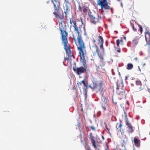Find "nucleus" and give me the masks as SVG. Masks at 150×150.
Wrapping results in <instances>:
<instances>
[{
	"mask_svg": "<svg viewBox=\"0 0 150 150\" xmlns=\"http://www.w3.org/2000/svg\"><path fill=\"white\" fill-rule=\"evenodd\" d=\"M106 45L107 46L108 45V41H106Z\"/></svg>",
	"mask_w": 150,
	"mask_h": 150,
	"instance_id": "43",
	"label": "nucleus"
},
{
	"mask_svg": "<svg viewBox=\"0 0 150 150\" xmlns=\"http://www.w3.org/2000/svg\"><path fill=\"white\" fill-rule=\"evenodd\" d=\"M82 83L81 82V81L79 82V83H78V85H79V84L81 85Z\"/></svg>",
	"mask_w": 150,
	"mask_h": 150,
	"instance_id": "39",
	"label": "nucleus"
},
{
	"mask_svg": "<svg viewBox=\"0 0 150 150\" xmlns=\"http://www.w3.org/2000/svg\"><path fill=\"white\" fill-rule=\"evenodd\" d=\"M88 16L91 23L94 25L99 22V20L101 19L98 13L92 14L91 13H88Z\"/></svg>",
	"mask_w": 150,
	"mask_h": 150,
	"instance_id": "5",
	"label": "nucleus"
},
{
	"mask_svg": "<svg viewBox=\"0 0 150 150\" xmlns=\"http://www.w3.org/2000/svg\"><path fill=\"white\" fill-rule=\"evenodd\" d=\"M97 4L100 6L102 12H103L102 10L103 9H109L110 8V6L108 5L107 0H98Z\"/></svg>",
	"mask_w": 150,
	"mask_h": 150,
	"instance_id": "6",
	"label": "nucleus"
},
{
	"mask_svg": "<svg viewBox=\"0 0 150 150\" xmlns=\"http://www.w3.org/2000/svg\"><path fill=\"white\" fill-rule=\"evenodd\" d=\"M124 41V40H123L122 38L121 40H120V42L121 43H122Z\"/></svg>",
	"mask_w": 150,
	"mask_h": 150,
	"instance_id": "38",
	"label": "nucleus"
},
{
	"mask_svg": "<svg viewBox=\"0 0 150 150\" xmlns=\"http://www.w3.org/2000/svg\"><path fill=\"white\" fill-rule=\"evenodd\" d=\"M59 11H54L53 13V14L55 15L56 18L58 21V22L60 21H63L64 20L63 14H59Z\"/></svg>",
	"mask_w": 150,
	"mask_h": 150,
	"instance_id": "14",
	"label": "nucleus"
},
{
	"mask_svg": "<svg viewBox=\"0 0 150 150\" xmlns=\"http://www.w3.org/2000/svg\"><path fill=\"white\" fill-rule=\"evenodd\" d=\"M81 82L82 83H83L84 86L85 87H87L88 85V83H86L85 79H84V80H83L81 81Z\"/></svg>",
	"mask_w": 150,
	"mask_h": 150,
	"instance_id": "23",
	"label": "nucleus"
},
{
	"mask_svg": "<svg viewBox=\"0 0 150 150\" xmlns=\"http://www.w3.org/2000/svg\"><path fill=\"white\" fill-rule=\"evenodd\" d=\"M105 150H109V147L108 144L106 143L105 144Z\"/></svg>",
	"mask_w": 150,
	"mask_h": 150,
	"instance_id": "34",
	"label": "nucleus"
},
{
	"mask_svg": "<svg viewBox=\"0 0 150 150\" xmlns=\"http://www.w3.org/2000/svg\"><path fill=\"white\" fill-rule=\"evenodd\" d=\"M63 63L64 64V65H65L64 62H63Z\"/></svg>",
	"mask_w": 150,
	"mask_h": 150,
	"instance_id": "50",
	"label": "nucleus"
},
{
	"mask_svg": "<svg viewBox=\"0 0 150 150\" xmlns=\"http://www.w3.org/2000/svg\"><path fill=\"white\" fill-rule=\"evenodd\" d=\"M146 42H147V44L149 45V49L150 50V40H147Z\"/></svg>",
	"mask_w": 150,
	"mask_h": 150,
	"instance_id": "30",
	"label": "nucleus"
},
{
	"mask_svg": "<svg viewBox=\"0 0 150 150\" xmlns=\"http://www.w3.org/2000/svg\"><path fill=\"white\" fill-rule=\"evenodd\" d=\"M125 123L127 126V131L129 133H131L134 131V129H133V127L131 124L129 122V121L127 118L125 119Z\"/></svg>",
	"mask_w": 150,
	"mask_h": 150,
	"instance_id": "10",
	"label": "nucleus"
},
{
	"mask_svg": "<svg viewBox=\"0 0 150 150\" xmlns=\"http://www.w3.org/2000/svg\"><path fill=\"white\" fill-rule=\"evenodd\" d=\"M51 1L53 4L54 11H59L61 8L59 2L57 0L55 1H53V0Z\"/></svg>",
	"mask_w": 150,
	"mask_h": 150,
	"instance_id": "12",
	"label": "nucleus"
},
{
	"mask_svg": "<svg viewBox=\"0 0 150 150\" xmlns=\"http://www.w3.org/2000/svg\"><path fill=\"white\" fill-rule=\"evenodd\" d=\"M73 21V25L72 26L74 28V32H76L75 34L73 35V39L75 43L76 41V39L78 40L79 46L77 47V49L79 51L80 59L82 60V63L83 65L85 67H86V61L84 56L85 54V47L82 39L81 36L80 34V33L82 32L81 25H80L78 27L76 22L75 21Z\"/></svg>",
	"mask_w": 150,
	"mask_h": 150,
	"instance_id": "1",
	"label": "nucleus"
},
{
	"mask_svg": "<svg viewBox=\"0 0 150 150\" xmlns=\"http://www.w3.org/2000/svg\"><path fill=\"white\" fill-rule=\"evenodd\" d=\"M148 91L150 93V88L148 89Z\"/></svg>",
	"mask_w": 150,
	"mask_h": 150,
	"instance_id": "45",
	"label": "nucleus"
},
{
	"mask_svg": "<svg viewBox=\"0 0 150 150\" xmlns=\"http://www.w3.org/2000/svg\"><path fill=\"white\" fill-rule=\"evenodd\" d=\"M86 150H91V149L90 147L86 149Z\"/></svg>",
	"mask_w": 150,
	"mask_h": 150,
	"instance_id": "41",
	"label": "nucleus"
},
{
	"mask_svg": "<svg viewBox=\"0 0 150 150\" xmlns=\"http://www.w3.org/2000/svg\"><path fill=\"white\" fill-rule=\"evenodd\" d=\"M82 30L84 31H85V27L84 26H83V28H82Z\"/></svg>",
	"mask_w": 150,
	"mask_h": 150,
	"instance_id": "40",
	"label": "nucleus"
},
{
	"mask_svg": "<svg viewBox=\"0 0 150 150\" xmlns=\"http://www.w3.org/2000/svg\"><path fill=\"white\" fill-rule=\"evenodd\" d=\"M115 50H116L119 53L121 52L120 49V48H116Z\"/></svg>",
	"mask_w": 150,
	"mask_h": 150,
	"instance_id": "36",
	"label": "nucleus"
},
{
	"mask_svg": "<svg viewBox=\"0 0 150 150\" xmlns=\"http://www.w3.org/2000/svg\"><path fill=\"white\" fill-rule=\"evenodd\" d=\"M118 1H120V0H117Z\"/></svg>",
	"mask_w": 150,
	"mask_h": 150,
	"instance_id": "49",
	"label": "nucleus"
},
{
	"mask_svg": "<svg viewBox=\"0 0 150 150\" xmlns=\"http://www.w3.org/2000/svg\"><path fill=\"white\" fill-rule=\"evenodd\" d=\"M106 129L108 130L109 131V129H108V128H107V127H106Z\"/></svg>",
	"mask_w": 150,
	"mask_h": 150,
	"instance_id": "46",
	"label": "nucleus"
},
{
	"mask_svg": "<svg viewBox=\"0 0 150 150\" xmlns=\"http://www.w3.org/2000/svg\"><path fill=\"white\" fill-rule=\"evenodd\" d=\"M69 47L70 48V51L68 53H67L66 50L64 48V49L65 50L66 52V53L68 55V57H67V58H66V57H65L64 58V59L65 60V61L66 60H67V61H68V60H69V56L70 57H73L74 58V57L73 56V54L71 53V50H70V45H69Z\"/></svg>",
	"mask_w": 150,
	"mask_h": 150,
	"instance_id": "17",
	"label": "nucleus"
},
{
	"mask_svg": "<svg viewBox=\"0 0 150 150\" xmlns=\"http://www.w3.org/2000/svg\"><path fill=\"white\" fill-rule=\"evenodd\" d=\"M133 67V65L132 63H129L127 65V69L128 70H131Z\"/></svg>",
	"mask_w": 150,
	"mask_h": 150,
	"instance_id": "21",
	"label": "nucleus"
},
{
	"mask_svg": "<svg viewBox=\"0 0 150 150\" xmlns=\"http://www.w3.org/2000/svg\"><path fill=\"white\" fill-rule=\"evenodd\" d=\"M134 143L135 146L137 147H139L140 146V141L139 139H138L136 137H134V140L132 141Z\"/></svg>",
	"mask_w": 150,
	"mask_h": 150,
	"instance_id": "16",
	"label": "nucleus"
},
{
	"mask_svg": "<svg viewBox=\"0 0 150 150\" xmlns=\"http://www.w3.org/2000/svg\"><path fill=\"white\" fill-rule=\"evenodd\" d=\"M98 44L100 45V48L102 50L103 53H104V49L103 46L104 40L102 37L101 36H99L98 38Z\"/></svg>",
	"mask_w": 150,
	"mask_h": 150,
	"instance_id": "13",
	"label": "nucleus"
},
{
	"mask_svg": "<svg viewBox=\"0 0 150 150\" xmlns=\"http://www.w3.org/2000/svg\"><path fill=\"white\" fill-rule=\"evenodd\" d=\"M102 106V108L105 111L106 110L107 104L106 103H103Z\"/></svg>",
	"mask_w": 150,
	"mask_h": 150,
	"instance_id": "24",
	"label": "nucleus"
},
{
	"mask_svg": "<svg viewBox=\"0 0 150 150\" xmlns=\"http://www.w3.org/2000/svg\"><path fill=\"white\" fill-rule=\"evenodd\" d=\"M120 40L119 39H118L116 40L117 45V47H119L120 45Z\"/></svg>",
	"mask_w": 150,
	"mask_h": 150,
	"instance_id": "31",
	"label": "nucleus"
},
{
	"mask_svg": "<svg viewBox=\"0 0 150 150\" xmlns=\"http://www.w3.org/2000/svg\"><path fill=\"white\" fill-rule=\"evenodd\" d=\"M88 7L84 8L83 9V12L84 13H86L88 10Z\"/></svg>",
	"mask_w": 150,
	"mask_h": 150,
	"instance_id": "28",
	"label": "nucleus"
},
{
	"mask_svg": "<svg viewBox=\"0 0 150 150\" xmlns=\"http://www.w3.org/2000/svg\"><path fill=\"white\" fill-rule=\"evenodd\" d=\"M131 85H132V86H134V84H132Z\"/></svg>",
	"mask_w": 150,
	"mask_h": 150,
	"instance_id": "48",
	"label": "nucleus"
},
{
	"mask_svg": "<svg viewBox=\"0 0 150 150\" xmlns=\"http://www.w3.org/2000/svg\"><path fill=\"white\" fill-rule=\"evenodd\" d=\"M138 25L139 28V30L141 33L142 34L143 31V28L142 26L139 24H138Z\"/></svg>",
	"mask_w": 150,
	"mask_h": 150,
	"instance_id": "25",
	"label": "nucleus"
},
{
	"mask_svg": "<svg viewBox=\"0 0 150 150\" xmlns=\"http://www.w3.org/2000/svg\"><path fill=\"white\" fill-rule=\"evenodd\" d=\"M130 25L132 27V28L133 30L134 31H137V29L136 28H135L134 25L133 23H132L131 22L130 23Z\"/></svg>",
	"mask_w": 150,
	"mask_h": 150,
	"instance_id": "27",
	"label": "nucleus"
},
{
	"mask_svg": "<svg viewBox=\"0 0 150 150\" xmlns=\"http://www.w3.org/2000/svg\"><path fill=\"white\" fill-rule=\"evenodd\" d=\"M122 3L121 4V5L122 6Z\"/></svg>",
	"mask_w": 150,
	"mask_h": 150,
	"instance_id": "51",
	"label": "nucleus"
},
{
	"mask_svg": "<svg viewBox=\"0 0 150 150\" xmlns=\"http://www.w3.org/2000/svg\"><path fill=\"white\" fill-rule=\"evenodd\" d=\"M103 84V82L102 81H100L98 84L96 82H93L92 86H90L89 87L94 90L96 89L98 87L99 90L100 91H102L103 90L102 88Z\"/></svg>",
	"mask_w": 150,
	"mask_h": 150,
	"instance_id": "8",
	"label": "nucleus"
},
{
	"mask_svg": "<svg viewBox=\"0 0 150 150\" xmlns=\"http://www.w3.org/2000/svg\"><path fill=\"white\" fill-rule=\"evenodd\" d=\"M73 0H65V3L66 4V6L65 7H64V13L65 14V17L66 18V20L68 21L69 20H70V24L71 25L72 23H73V21H75H75H74L73 19V17L71 16V17H69L68 16V13L69 12V7L67 6V4H70V2L71 1H73ZM77 23H76L77 24V25L78 26V27H79L80 25L82 26V24H83V22L82 20H81V22L78 21Z\"/></svg>",
	"mask_w": 150,
	"mask_h": 150,
	"instance_id": "3",
	"label": "nucleus"
},
{
	"mask_svg": "<svg viewBox=\"0 0 150 150\" xmlns=\"http://www.w3.org/2000/svg\"><path fill=\"white\" fill-rule=\"evenodd\" d=\"M96 40L94 39L93 40V45L91 44V45H90V50L91 51V48L92 47H96V48H98V51H98V49H99L98 47V46L96 44Z\"/></svg>",
	"mask_w": 150,
	"mask_h": 150,
	"instance_id": "19",
	"label": "nucleus"
},
{
	"mask_svg": "<svg viewBox=\"0 0 150 150\" xmlns=\"http://www.w3.org/2000/svg\"><path fill=\"white\" fill-rule=\"evenodd\" d=\"M145 36L146 41L148 40H150V33L148 31L145 32Z\"/></svg>",
	"mask_w": 150,
	"mask_h": 150,
	"instance_id": "20",
	"label": "nucleus"
},
{
	"mask_svg": "<svg viewBox=\"0 0 150 150\" xmlns=\"http://www.w3.org/2000/svg\"><path fill=\"white\" fill-rule=\"evenodd\" d=\"M138 39L137 38H135L132 41V44L134 46L136 45L138 43Z\"/></svg>",
	"mask_w": 150,
	"mask_h": 150,
	"instance_id": "22",
	"label": "nucleus"
},
{
	"mask_svg": "<svg viewBox=\"0 0 150 150\" xmlns=\"http://www.w3.org/2000/svg\"><path fill=\"white\" fill-rule=\"evenodd\" d=\"M91 50V52H92L93 56H95L97 54L99 58L98 67H100L102 68L104 67L105 65V62L103 57V55L102 54H100L99 51H98V48L95 47H92Z\"/></svg>",
	"mask_w": 150,
	"mask_h": 150,
	"instance_id": "4",
	"label": "nucleus"
},
{
	"mask_svg": "<svg viewBox=\"0 0 150 150\" xmlns=\"http://www.w3.org/2000/svg\"><path fill=\"white\" fill-rule=\"evenodd\" d=\"M88 139L86 137H84V141H81V142L83 144L86 143V141Z\"/></svg>",
	"mask_w": 150,
	"mask_h": 150,
	"instance_id": "29",
	"label": "nucleus"
},
{
	"mask_svg": "<svg viewBox=\"0 0 150 150\" xmlns=\"http://www.w3.org/2000/svg\"><path fill=\"white\" fill-rule=\"evenodd\" d=\"M73 70L78 75L84 73L86 71V69L82 66L76 68H74Z\"/></svg>",
	"mask_w": 150,
	"mask_h": 150,
	"instance_id": "11",
	"label": "nucleus"
},
{
	"mask_svg": "<svg viewBox=\"0 0 150 150\" xmlns=\"http://www.w3.org/2000/svg\"><path fill=\"white\" fill-rule=\"evenodd\" d=\"M78 9L79 12H81L82 11L81 10V7L80 6V4H79Z\"/></svg>",
	"mask_w": 150,
	"mask_h": 150,
	"instance_id": "35",
	"label": "nucleus"
},
{
	"mask_svg": "<svg viewBox=\"0 0 150 150\" xmlns=\"http://www.w3.org/2000/svg\"><path fill=\"white\" fill-rule=\"evenodd\" d=\"M127 140L126 139V140H122V146H125L127 144Z\"/></svg>",
	"mask_w": 150,
	"mask_h": 150,
	"instance_id": "26",
	"label": "nucleus"
},
{
	"mask_svg": "<svg viewBox=\"0 0 150 150\" xmlns=\"http://www.w3.org/2000/svg\"><path fill=\"white\" fill-rule=\"evenodd\" d=\"M112 101H113V103H115V104H117V103H116V102H114V100H113V99H112Z\"/></svg>",
	"mask_w": 150,
	"mask_h": 150,
	"instance_id": "42",
	"label": "nucleus"
},
{
	"mask_svg": "<svg viewBox=\"0 0 150 150\" xmlns=\"http://www.w3.org/2000/svg\"><path fill=\"white\" fill-rule=\"evenodd\" d=\"M102 138L103 139V140H104V137H103V136H102Z\"/></svg>",
	"mask_w": 150,
	"mask_h": 150,
	"instance_id": "44",
	"label": "nucleus"
},
{
	"mask_svg": "<svg viewBox=\"0 0 150 150\" xmlns=\"http://www.w3.org/2000/svg\"><path fill=\"white\" fill-rule=\"evenodd\" d=\"M116 92L117 94L118 97L120 100L124 98L126 96V94L124 90L122 88H119L118 85L116 88Z\"/></svg>",
	"mask_w": 150,
	"mask_h": 150,
	"instance_id": "7",
	"label": "nucleus"
},
{
	"mask_svg": "<svg viewBox=\"0 0 150 150\" xmlns=\"http://www.w3.org/2000/svg\"><path fill=\"white\" fill-rule=\"evenodd\" d=\"M127 79V77L126 76L125 79Z\"/></svg>",
	"mask_w": 150,
	"mask_h": 150,
	"instance_id": "47",
	"label": "nucleus"
},
{
	"mask_svg": "<svg viewBox=\"0 0 150 150\" xmlns=\"http://www.w3.org/2000/svg\"><path fill=\"white\" fill-rule=\"evenodd\" d=\"M47 6H50L51 5V4L50 3V1H47Z\"/></svg>",
	"mask_w": 150,
	"mask_h": 150,
	"instance_id": "32",
	"label": "nucleus"
},
{
	"mask_svg": "<svg viewBox=\"0 0 150 150\" xmlns=\"http://www.w3.org/2000/svg\"><path fill=\"white\" fill-rule=\"evenodd\" d=\"M122 121H120V123H117L116 127L117 129L118 130L122 133L124 132V130L122 128Z\"/></svg>",
	"mask_w": 150,
	"mask_h": 150,
	"instance_id": "15",
	"label": "nucleus"
},
{
	"mask_svg": "<svg viewBox=\"0 0 150 150\" xmlns=\"http://www.w3.org/2000/svg\"><path fill=\"white\" fill-rule=\"evenodd\" d=\"M123 37H122V38H123V40L125 41H126V37H125V36H124V35H123Z\"/></svg>",
	"mask_w": 150,
	"mask_h": 150,
	"instance_id": "37",
	"label": "nucleus"
},
{
	"mask_svg": "<svg viewBox=\"0 0 150 150\" xmlns=\"http://www.w3.org/2000/svg\"><path fill=\"white\" fill-rule=\"evenodd\" d=\"M136 84L137 86H139V87L138 89V91H140L143 89V88L142 87V83L140 81L137 80L136 81Z\"/></svg>",
	"mask_w": 150,
	"mask_h": 150,
	"instance_id": "18",
	"label": "nucleus"
},
{
	"mask_svg": "<svg viewBox=\"0 0 150 150\" xmlns=\"http://www.w3.org/2000/svg\"><path fill=\"white\" fill-rule=\"evenodd\" d=\"M59 22V27L62 36V43L64 44V48L66 50L67 53L70 51L69 47V44L68 43L67 39L68 33L66 32V25L64 22V20L63 21H60Z\"/></svg>",
	"mask_w": 150,
	"mask_h": 150,
	"instance_id": "2",
	"label": "nucleus"
},
{
	"mask_svg": "<svg viewBox=\"0 0 150 150\" xmlns=\"http://www.w3.org/2000/svg\"><path fill=\"white\" fill-rule=\"evenodd\" d=\"M88 137L91 141L92 144V146L96 150L98 149L97 145H96V142L95 141L96 138L93 136L92 133H90L89 135L88 136Z\"/></svg>",
	"mask_w": 150,
	"mask_h": 150,
	"instance_id": "9",
	"label": "nucleus"
},
{
	"mask_svg": "<svg viewBox=\"0 0 150 150\" xmlns=\"http://www.w3.org/2000/svg\"><path fill=\"white\" fill-rule=\"evenodd\" d=\"M90 127L91 129L93 131H96V128L93 126H91Z\"/></svg>",
	"mask_w": 150,
	"mask_h": 150,
	"instance_id": "33",
	"label": "nucleus"
}]
</instances>
